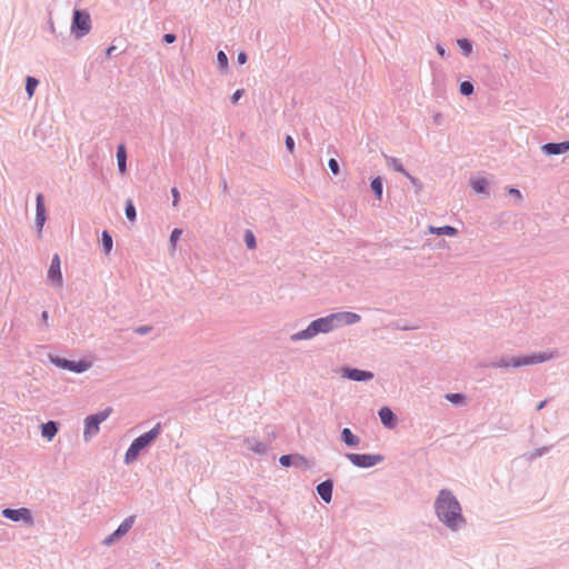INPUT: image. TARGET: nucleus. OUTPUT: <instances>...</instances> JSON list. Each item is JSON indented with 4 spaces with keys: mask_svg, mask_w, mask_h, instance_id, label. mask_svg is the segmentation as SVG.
<instances>
[{
    "mask_svg": "<svg viewBox=\"0 0 569 569\" xmlns=\"http://www.w3.org/2000/svg\"><path fill=\"white\" fill-rule=\"evenodd\" d=\"M112 412L111 407L97 411L86 417L84 419V438L96 436L100 430V425L109 418Z\"/></svg>",
    "mask_w": 569,
    "mask_h": 569,
    "instance_id": "obj_7",
    "label": "nucleus"
},
{
    "mask_svg": "<svg viewBox=\"0 0 569 569\" xmlns=\"http://www.w3.org/2000/svg\"><path fill=\"white\" fill-rule=\"evenodd\" d=\"M541 151L546 156H559L569 151V140L561 142H547L541 146Z\"/></svg>",
    "mask_w": 569,
    "mask_h": 569,
    "instance_id": "obj_15",
    "label": "nucleus"
},
{
    "mask_svg": "<svg viewBox=\"0 0 569 569\" xmlns=\"http://www.w3.org/2000/svg\"><path fill=\"white\" fill-rule=\"evenodd\" d=\"M1 516L6 519H9L13 522H23L27 526L33 525V517L30 509L26 507L21 508H4L1 511Z\"/></svg>",
    "mask_w": 569,
    "mask_h": 569,
    "instance_id": "obj_9",
    "label": "nucleus"
},
{
    "mask_svg": "<svg viewBox=\"0 0 569 569\" xmlns=\"http://www.w3.org/2000/svg\"><path fill=\"white\" fill-rule=\"evenodd\" d=\"M457 44L465 57H469L473 50V41L469 38H459Z\"/></svg>",
    "mask_w": 569,
    "mask_h": 569,
    "instance_id": "obj_29",
    "label": "nucleus"
},
{
    "mask_svg": "<svg viewBox=\"0 0 569 569\" xmlns=\"http://www.w3.org/2000/svg\"><path fill=\"white\" fill-rule=\"evenodd\" d=\"M134 520L136 516H129L126 519H123V521L118 526V528L112 533L104 538L103 545L110 546L120 538H122L123 536H126L132 528Z\"/></svg>",
    "mask_w": 569,
    "mask_h": 569,
    "instance_id": "obj_11",
    "label": "nucleus"
},
{
    "mask_svg": "<svg viewBox=\"0 0 569 569\" xmlns=\"http://www.w3.org/2000/svg\"><path fill=\"white\" fill-rule=\"evenodd\" d=\"M550 448L551 447H541V448H537L535 449L533 451L531 452H528L527 453V457L530 461L539 458V457H542L543 455L548 453L550 451Z\"/></svg>",
    "mask_w": 569,
    "mask_h": 569,
    "instance_id": "obj_36",
    "label": "nucleus"
},
{
    "mask_svg": "<svg viewBox=\"0 0 569 569\" xmlns=\"http://www.w3.org/2000/svg\"><path fill=\"white\" fill-rule=\"evenodd\" d=\"M378 417L382 426L387 429H393L398 423L396 413L388 406H383L378 410Z\"/></svg>",
    "mask_w": 569,
    "mask_h": 569,
    "instance_id": "obj_16",
    "label": "nucleus"
},
{
    "mask_svg": "<svg viewBox=\"0 0 569 569\" xmlns=\"http://www.w3.org/2000/svg\"><path fill=\"white\" fill-rule=\"evenodd\" d=\"M346 458L357 468L368 469L385 460L381 453H355L347 452Z\"/></svg>",
    "mask_w": 569,
    "mask_h": 569,
    "instance_id": "obj_8",
    "label": "nucleus"
},
{
    "mask_svg": "<svg viewBox=\"0 0 569 569\" xmlns=\"http://www.w3.org/2000/svg\"><path fill=\"white\" fill-rule=\"evenodd\" d=\"M475 92V84L471 80H465L459 83V93L463 97H470Z\"/></svg>",
    "mask_w": 569,
    "mask_h": 569,
    "instance_id": "obj_32",
    "label": "nucleus"
},
{
    "mask_svg": "<svg viewBox=\"0 0 569 569\" xmlns=\"http://www.w3.org/2000/svg\"><path fill=\"white\" fill-rule=\"evenodd\" d=\"M547 402H548V399L541 400V401L537 405L536 410H537V411L542 410V409L546 407Z\"/></svg>",
    "mask_w": 569,
    "mask_h": 569,
    "instance_id": "obj_48",
    "label": "nucleus"
},
{
    "mask_svg": "<svg viewBox=\"0 0 569 569\" xmlns=\"http://www.w3.org/2000/svg\"><path fill=\"white\" fill-rule=\"evenodd\" d=\"M49 31L54 34L56 33V28H54V24H53V21L52 19L49 20Z\"/></svg>",
    "mask_w": 569,
    "mask_h": 569,
    "instance_id": "obj_49",
    "label": "nucleus"
},
{
    "mask_svg": "<svg viewBox=\"0 0 569 569\" xmlns=\"http://www.w3.org/2000/svg\"><path fill=\"white\" fill-rule=\"evenodd\" d=\"M243 241L248 249H250V250L256 249L257 240L251 230L248 229L244 231Z\"/></svg>",
    "mask_w": 569,
    "mask_h": 569,
    "instance_id": "obj_34",
    "label": "nucleus"
},
{
    "mask_svg": "<svg viewBox=\"0 0 569 569\" xmlns=\"http://www.w3.org/2000/svg\"><path fill=\"white\" fill-rule=\"evenodd\" d=\"M124 214L130 222H134L137 219V209L132 199H127L124 202Z\"/></svg>",
    "mask_w": 569,
    "mask_h": 569,
    "instance_id": "obj_30",
    "label": "nucleus"
},
{
    "mask_svg": "<svg viewBox=\"0 0 569 569\" xmlns=\"http://www.w3.org/2000/svg\"><path fill=\"white\" fill-rule=\"evenodd\" d=\"M161 430L162 426L158 422L149 431L134 438L124 453L123 462L127 466L133 463L139 458L140 453L156 441L160 436Z\"/></svg>",
    "mask_w": 569,
    "mask_h": 569,
    "instance_id": "obj_4",
    "label": "nucleus"
},
{
    "mask_svg": "<svg viewBox=\"0 0 569 569\" xmlns=\"http://www.w3.org/2000/svg\"><path fill=\"white\" fill-rule=\"evenodd\" d=\"M92 28L90 13L86 9L74 8L72 11L70 32L76 39L87 36Z\"/></svg>",
    "mask_w": 569,
    "mask_h": 569,
    "instance_id": "obj_5",
    "label": "nucleus"
},
{
    "mask_svg": "<svg viewBox=\"0 0 569 569\" xmlns=\"http://www.w3.org/2000/svg\"><path fill=\"white\" fill-rule=\"evenodd\" d=\"M244 94V89H237L230 97L231 103L237 104Z\"/></svg>",
    "mask_w": 569,
    "mask_h": 569,
    "instance_id": "obj_40",
    "label": "nucleus"
},
{
    "mask_svg": "<svg viewBox=\"0 0 569 569\" xmlns=\"http://www.w3.org/2000/svg\"><path fill=\"white\" fill-rule=\"evenodd\" d=\"M333 485L332 479H326L316 487L318 496L326 503H330L332 500Z\"/></svg>",
    "mask_w": 569,
    "mask_h": 569,
    "instance_id": "obj_17",
    "label": "nucleus"
},
{
    "mask_svg": "<svg viewBox=\"0 0 569 569\" xmlns=\"http://www.w3.org/2000/svg\"><path fill=\"white\" fill-rule=\"evenodd\" d=\"M117 166L118 170L121 174L127 172V148L124 143H119L117 146Z\"/></svg>",
    "mask_w": 569,
    "mask_h": 569,
    "instance_id": "obj_21",
    "label": "nucleus"
},
{
    "mask_svg": "<svg viewBox=\"0 0 569 569\" xmlns=\"http://www.w3.org/2000/svg\"><path fill=\"white\" fill-rule=\"evenodd\" d=\"M243 445L247 447L248 450L259 456H263L268 451L267 443L259 441L253 437H244Z\"/></svg>",
    "mask_w": 569,
    "mask_h": 569,
    "instance_id": "obj_18",
    "label": "nucleus"
},
{
    "mask_svg": "<svg viewBox=\"0 0 569 569\" xmlns=\"http://www.w3.org/2000/svg\"><path fill=\"white\" fill-rule=\"evenodd\" d=\"M341 377L351 381L367 382L373 379L375 373L370 370L345 366L341 368Z\"/></svg>",
    "mask_w": 569,
    "mask_h": 569,
    "instance_id": "obj_10",
    "label": "nucleus"
},
{
    "mask_svg": "<svg viewBox=\"0 0 569 569\" xmlns=\"http://www.w3.org/2000/svg\"><path fill=\"white\" fill-rule=\"evenodd\" d=\"M446 400L451 402L453 406L460 407L466 405L467 402V396L461 392H449L445 396Z\"/></svg>",
    "mask_w": 569,
    "mask_h": 569,
    "instance_id": "obj_28",
    "label": "nucleus"
},
{
    "mask_svg": "<svg viewBox=\"0 0 569 569\" xmlns=\"http://www.w3.org/2000/svg\"><path fill=\"white\" fill-rule=\"evenodd\" d=\"M340 440L349 448H356L360 443V438L350 428H343L340 431Z\"/></svg>",
    "mask_w": 569,
    "mask_h": 569,
    "instance_id": "obj_20",
    "label": "nucleus"
},
{
    "mask_svg": "<svg viewBox=\"0 0 569 569\" xmlns=\"http://www.w3.org/2000/svg\"><path fill=\"white\" fill-rule=\"evenodd\" d=\"M48 320H49V312L47 310H43L41 312V323L43 326H48Z\"/></svg>",
    "mask_w": 569,
    "mask_h": 569,
    "instance_id": "obj_47",
    "label": "nucleus"
},
{
    "mask_svg": "<svg viewBox=\"0 0 569 569\" xmlns=\"http://www.w3.org/2000/svg\"><path fill=\"white\" fill-rule=\"evenodd\" d=\"M48 359L53 366L78 375L86 372L91 367V362L87 359L70 360L53 353H48Z\"/></svg>",
    "mask_w": 569,
    "mask_h": 569,
    "instance_id": "obj_6",
    "label": "nucleus"
},
{
    "mask_svg": "<svg viewBox=\"0 0 569 569\" xmlns=\"http://www.w3.org/2000/svg\"><path fill=\"white\" fill-rule=\"evenodd\" d=\"M116 50H117V47L114 44H110L109 47H107L104 50L106 58H111Z\"/></svg>",
    "mask_w": 569,
    "mask_h": 569,
    "instance_id": "obj_45",
    "label": "nucleus"
},
{
    "mask_svg": "<svg viewBox=\"0 0 569 569\" xmlns=\"http://www.w3.org/2000/svg\"><path fill=\"white\" fill-rule=\"evenodd\" d=\"M182 232H183V230L181 228L172 229V231L170 233V237H169V244H170V250L171 251L176 250L177 243L180 240V238L182 236Z\"/></svg>",
    "mask_w": 569,
    "mask_h": 569,
    "instance_id": "obj_33",
    "label": "nucleus"
},
{
    "mask_svg": "<svg viewBox=\"0 0 569 569\" xmlns=\"http://www.w3.org/2000/svg\"><path fill=\"white\" fill-rule=\"evenodd\" d=\"M470 186L476 193L488 194L489 182L486 178H475L471 180Z\"/></svg>",
    "mask_w": 569,
    "mask_h": 569,
    "instance_id": "obj_23",
    "label": "nucleus"
},
{
    "mask_svg": "<svg viewBox=\"0 0 569 569\" xmlns=\"http://www.w3.org/2000/svg\"><path fill=\"white\" fill-rule=\"evenodd\" d=\"M48 280L56 287L61 288L63 284V277L61 272V260L58 253L51 258L49 269L47 271Z\"/></svg>",
    "mask_w": 569,
    "mask_h": 569,
    "instance_id": "obj_12",
    "label": "nucleus"
},
{
    "mask_svg": "<svg viewBox=\"0 0 569 569\" xmlns=\"http://www.w3.org/2000/svg\"><path fill=\"white\" fill-rule=\"evenodd\" d=\"M436 50H437V53H438L440 57H442V58L447 57L446 49H445V47H443L442 44L438 43V44L436 46Z\"/></svg>",
    "mask_w": 569,
    "mask_h": 569,
    "instance_id": "obj_46",
    "label": "nucleus"
},
{
    "mask_svg": "<svg viewBox=\"0 0 569 569\" xmlns=\"http://www.w3.org/2000/svg\"><path fill=\"white\" fill-rule=\"evenodd\" d=\"M409 181L410 183L415 187L416 189V192L418 193L419 191L422 190L423 188V183L421 182L420 179H418L417 177L412 176L409 173V176H405Z\"/></svg>",
    "mask_w": 569,
    "mask_h": 569,
    "instance_id": "obj_37",
    "label": "nucleus"
},
{
    "mask_svg": "<svg viewBox=\"0 0 569 569\" xmlns=\"http://www.w3.org/2000/svg\"><path fill=\"white\" fill-rule=\"evenodd\" d=\"M100 243L102 252L109 256L113 248V239L108 230L101 232Z\"/></svg>",
    "mask_w": 569,
    "mask_h": 569,
    "instance_id": "obj_24",
    "label": "nucleus"
},
{
    "mask_svg": "<svg viewBox=\"0 0 569 569\" xmlns=\"http://www.w3.org/2000/svg\"><path fill=\"white\" fill-rule=\"evenodd\" d=\"M284 146H286V149L289 151V152H293L295 151V139L290 136V134H287L286 138H284Z\"/></svg>",
    "mask_w": 569,
    "mask_h": 569,
    "instance_id": "obj_41",
    "label": "nucleus"
},
{
    "mask_svg": "<svg viewBox=\"0 0 569 569\" xmlns=\"http://www.w3.org/2000/svg\"><path fill=\"white\" fill-rule=\"evenodd\" d=\"M370 189L375 197L381 200L383 193V178L380 176L373 177L370 181Z\"/></svg>",
    "mask_w": 569,
    "mask_h": 569,
    "instance_id": "obj_25",
    "label": "nucleus"
},
{
    "mask_svg": "<svg viewBox=\"0 0 569 569\" xmlns=\"http://www.w3.org/2000/svg\"><path fill=\"white\" fill-rule=\"evenodd\" d=\"M386 161H387L388 167L392 168L396 172H399L403 176H409L408 170L403 167L400 159H398L396 157L387 156Z\"/></svg>",
    "mask_w": 569,
    "mask_h": 569,
    "instance_id": "obj_27",
    "label": "nucleus"
},
{
    "mask_svg": "<svg viewBox=\"0 0 569 569\" xmlns=\"http://www.w3.org/2000/svg\"><path fill=\"white\" fill-rule=\"evenodd\" d=\"M38 86H39V80L36 77H32V76L26 77L24 89H26V93L28 94V98H31L34 94Z\"/></svg>",
    "mask_w": 569,
    "mask_h": 569,
    "instance_id": "obj_31",
    "label": "nucleus"
},
{
    "mask_svg": "<svg viewBox=\"0 0 569 569\" xmlns=\"http://www.w3.org/2000/svg\"><path fill=\"white\" fill-rule=\"evenodd\" d=\"M217 68L222 74H227L230 70L229 59L223 50L217 52Z\"/></svg>",
    "mask_w": 569,
    "mask_h": 569,
    "instance_id": "obj_26",
    "label": "nucleus"
},
{
    "mask_svg": "<svg viewBox=\"0 0 569 569\" xmlns=\"http://www.w3.org/2000/svg\"><path fill=\"white\" fill-rule=\"evenodd\" d=\"M506 193L510 196L516 203H520V201L522 200L521 191L517 187L507 186Z\"/></svg>",
    "mask_w": 569,
    "mask_h": 569,
    "instance_id": "obj_35",
    "label": "nucleus"
},
{
    "mask_svg": "<svg viewBox=\"0 0 569 569\" xmlns=\"http://www.w3.org/2000/svg\"><path fill=\"white\" fill-rule=\"evenodd\" d=\"M176 40H177V36L174 33H172V32L164 33L163 37H162V42L166 43V44H171Z\"/></svg>",
    "mask_w": 569,
    "mask_h": 569,
    "instance_id": "obj_43",
    "label": "nucleus"
},
{
    "mask_svg": "<svg viewBox=\"0 0 569 569\" xmlns=\"http://www.w3.org/2000/svg\"><path fill=\"white\" fill-rule=\"evenodd\" d=\"M435 512L439 521L452 531H457L466 519L459 500L449 489H441L435 500Z\"/></svg>",
    "mask_w": 569,
    "mask_h": 569,
    "instance_id": "obj_2",
    "label": "nucleus"
},
{
    "mask_svg": "<svg viewBox=\"0 0 569 569\" xmlns=\"http://www.w3.org/2000/svg\"><path fill=\"white\" fill-rule=\"evenodd\" d=\"M328 167H329L330 171L332 172V174H335V176L339 174L340 166H339V162L337 159L330 158L328 161Z\"/></svg>",
    "mask_w": 569,
    "mask_h": 569,
    "instance_id": "obj_38",
    "label": "nucleus"
},
{
    "mask_svg": "<svg viewBox=\"0 0 569 569\" xmlns=\"http://www.w3.org/2000/svg\"><path fill=\"white\" fill-rule=\"evenodd\" d=\"M279 463L283 468L296 467L300 469L308 468V460L299 453H287L279 458Z\"/></svg>",
    "mask_w": 569,
    "mask_h": 569,
    "instance_id": "obj_14",
    "label": "nucleus"
},
{
    "mask_svg": "<svg viewBox=\"0 0 569 569\" xmlns=\"http://www.w3.org/2000/svg\"><path fill=\"white\" fill-rule=\"evenodd\" d=\"M47 208H46V199L44 196L39 192L36 196V230L39 234L42 233L44 223L47 221Z\"/></svg>",
    "mask_w": 569,
    "mask_h": 569,
    "instance_id": "obj_13",
    "label": "nucleus"
},
{
    "mask_svg": "<svg viewBox=\"0 0 569 569\" xmlns=\"http://www.w3.org/2000/svg\"><path fill=\"white\" fill-rule=\"evenodd\" d=\"M60 423L54 420H49L41 423V436L47 440H52L59 431Z\"/></svg>",
    "mask_w": 569,
    "mask_h": 569,
    "instance_id": "obj_19",
    "label": "nucleus"
},
{
    "mask_svg": "<svg viewBox=\"0 0 569 569\" xmlns=\"http://www.w3.org/2000/svg\"><path fill=\"white\" fill-rule=\"evenodd\" d=\"M248 61V54L244 51H239L237 56V63L239 66L244 64Z\"/></svg>",
    "mask_w": 569,
    "mask_h": 569,
    "instance_id": "obj_44",
    "label": "nucleus"
},
{
    "mask_svg": "<svg viewBox=\"0 0 569 569\" xmlns=\"http://www.w3.org/2000/svg\"><path fill=\"white\" fill-rule=\"evenodd\" d=\"M172 206L177 207L180 201V192L177 187L171 188Z\"/></svg>",
    "mask_w": 569,
    "mask_h": 569,
    "instance_id": "obj_42",
    "label": "nucleus"
},
{
    "mask_svg": "<svg viewBox=\"0 0 569 569\" xmlns=\"http://www.w3.org/2000/svg\"><path fill=\"white\" fill-rule=\"evenodd\" d=\"M552 358L551 353L545 351L531 352L529 355H520L512 357H501L492 360L488 366L491 368H520L525 366H531L542 363Z\"/></svg>",
    "mask_w": 569,
    "mask_h": 569,
    "instance_id": "obj_3",
    "label": "nucleus"
},
{
    "mask_svg": "<svg viewBox=\"0 0 569 569\" xmlns=\"http://www.w3.org/2000/svg\"><path fill=\"white\" fill-rule=\"evenodd\" d=\"M441 118H442V116L440 113H437L433 116V120L436 123H440Z\"/></svg>",
    "mask_w": 569,
    "mask_h": 569,
    "instance_id": "obj_50",
    "label": "nucleus"
},
{
    "mask_svg": "<svg viewBox=\"0 0 569 569\" xmlns=\"http://www.w3.org/2000/svg\"><path fill=\"white\" fill-rule=\"evenodd\" d=\"M152 326H138L136 328H133V332L139 335V336H144V335H148L152 331Z\"/></svg>",
    "mask_w": 569,
    "mask_h": 569,
    "instance_id": "obj_39",
    "label": "nucleus"
},
{
    "mask_svg": "<svg viewBox=\"0 0 569 569\" xmlns=\"http://www.w3.org/2000/svg\"><path fill=\"white\" fill-rule=\"evenodd\" d=\"M428 230L431 234L436 236L455 237L458 234V229L449 224L441 227L429 226Z\"/></svg>",
    "mask_w": 569,
    "mask_h": 569,
    "instance_id": "obj_22",
    "label": "nucleus"
},
{
    "mask_svg": "<svg viewBox=\"0 0 569 569\" xmlns=\"http://www.w3.org/2000/svg\"><path fill=\"white\" fill-rule=\"evenodd\" d=\"M361 320L360 315L352 311H339L312 320L307 328L292 333L290 340L293 342L309 340L320 333H329L343 326H351Z\"/></svg>",
    "mask_w": 569,
    "mask_h": 569,
    "instance_id": "obj_1",
    "label": "nucleus"
}]
</instances>
